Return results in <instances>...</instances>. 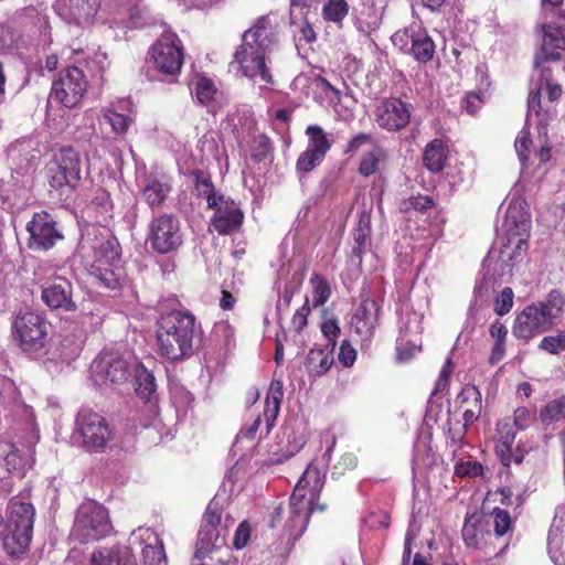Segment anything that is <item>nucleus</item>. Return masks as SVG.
Wrapping results in <instances>:
<instances>
[{
    "instance_id": "f257e3e1",
    "label": "nucleus",
    "mask_w": 565,
    "mask_h": 565,
    "mask_svg": "<svg viewBox=\"0 0 565 565\" xmlns=\"http://www.w3.org/2000/svg\"><path fill=\"white\" fill-rule=\"evenodd\" d=\"M280 22L276 13L262 15L242 35L234 60L243 76L260 89L275 85L273 54L279 46Z\"/></svg>"
},
{
    "instance_id": "f03ea898",
    "label": "nucleus",
    "mask_w": 565,
    "mask_h": 565,
    "mask_svg": "<svg viewBox=\"0 0 565 565\" xmlns=\"http://www.w3.org/2000/svg\"><path fill=\"white\" fill-rule=\"evenodd\" d=\"M330 446L321 458V466L317 460L310 462L297 482L294 492L289 500L288 510L285 511L281 507H276L270 514L269 524L276 527L284 522V530L289 535L290 540H298L307 529L309 516L316 509L323 510V505H317L316 500L324 484V466L330 460L332 450Z\"/></svg>"
},
{
    "instance_id": "7ed1b4c3",
    "label": "nucleus",
    "mask_w": 565,
    "mask_h": 565,
    "mask_svg": "<svg viewBox=\"0 0 565 565\" xmlns=\"http://www.w3.org/2000/svg\"><path fill=\"white\" fill-rule=\"evenodd\" d=\"M158 312L156 339L160 356L171 362L192 356L203 338L195 317L186 310H168L163 303L159 306Z\"/></svg>"
},
{
    "instance_id": "20e7f679",
    "label": "nucleus",
    "mask_w": 565,
    "mask_h": 565,
    "mask_svg": "<svg viewBox=\"0 0 565 565\" xmlns=\"http://www.w3.org/2000/svg\"><path fill=\"white\" fill-rule=\"evenodd\" d=\"M77 253L82 257L88 274L99 287L108 290L120 288L125 278L121 260V248L116 237L111 235L92 238L83 236Z\"/></svg>"
},
{
    "instance_id": "39448f33",
    "label": "nucleus",
    "mask_w": 565,
    "mask_h": 565,
    "mask_svg": "<svg viewBox=\"0 0 565 565\" xmlns=\"http://www.w3.org/2000/svg\"><path fill=\"white\" fill-rule=\"evenodd\" d=\"M41 158L39 142L33 138L14 141L8 149L11 174L0 180V199L12 205L28 199L33 186L34 171Z\"/></svg>"
},
{
    "instance_id": "423d86ee",
    "label": "nucleus",
    "mask_w": 565,
    "mask_h": 565,
    "mask_svg": "<svg viewBox=\"0 0 565 565\" xmlns=\"http://www.w3.org/2000/svg\"><path fill=\"white\" fill-rule=\"evenodd\" d=\"M564 302L561 292L552 290L546 300L525 307L515 319L514 337L527 341L551 329L562 317Z\"/></svg>"
},
{
    "instance_id": "0eeeda50",
    "label": "nucleus",
    "mask_w": 565,
    "mask_h": 565,
    "mask_svg": "<svg viewBox=\"0 0 565 565\" xmlns=\"http://www.w3.org/2000/svg\"><path fill=\"white\" fill-rule=\"evenodd\" d=\"M561 94L562 88L557 83H552L548 78H543L540 86L536 87V90L531 92L529 96L526 124H530L534 118L536 119L539 140L541 143L537 157L541 162H547L552 158V146L547 136V124L553 117L550 109L543 107L542 99L546 98L547 102L552 103L558 99Z\"/></svg>"
},
{
    "instance_id": "6e6552de",
    "label": "nucleus",
    "mask_w": 565,
    "mask_h": 565,
    "mask_svg": "<svg viewBox=\"0 0 565 565\" xmlns=\"http://www.w3.org/2000/svg\"><path fill=\"white\" fill-rule=\"evenodd\" d=\"M35 510L22 499H13L9 504V516L6 525L8 534L4 544L13 555L24 553L31 543Z\"/></svg>"
},
{
    "instance_id": "1a4fd4ad",
    "label": "nucleus",
    "mask_w": 565,
    "mask_h": 565,
    "mask_svg": "<svg viewBox=\"0 0 565 565\" xmlns=\"http://www.w3.org/2000/svg\"><path fill=\"white\" fill-rule=\"evenodd\" d=\"M51 188L61 195H68L78 185L82 178V156L72 147L60 148L47 167Z\"/></svg>"
},
{
    "instance_id": "9d476101",
    "label": "nucleus",
    "mask_w": 565,
    "mask_h": 565,
    "mask_svg": "<svg viewBox=\"0 0 565 565\" xmlns=\"http://www.w3.org/2000/svg\"><path fill=\"white\" fill-rule=\"evenodd\" d=\"M113 531L107 509L96 501L83 502L77 509L72 536L81 542L106 537Z\"/></svg>"
},
{
    "instance_id": "9b49d317",
    "label": "nucleus",
    "mask_w": 565,
    "mask_h": 565,
    "mask_svg": "<svg viewBox=\"0 0 565 565\" xmlns=\"http://www.w3.org/2000/svg\"><path fill=\"white\" fill-rule=\"evenodd\" d=\"M150 57L154 68L174 82L181 73L184 61L183 45L179 36L166 31L150 49Z\"/></svg>"
},
{
    "instance_id": "f8f14e48",
    "label": "nucleus",
    "mask_w": 565,
    "mask_h": 565,
    "mask_svg": "<svg viewBox=\"0 0 565 565\" xmlns=\"http://www.w3.org/2000/svg\"><path fill=\"white\" fill-rule=\"evenodd\" d=\"M113 437L108 422L99 414L81 411L76 417L73 440L87 451L104 449Z\"/></svg>"
},
{
    "instance_id": "ddd939ff",
    "label": "nucleus",
    "mask_w": 565,
    "mask_h": 565,
    "mask_svg": "<svg viewBox=\"0 0 565 565\" xmlns=\"http://www.w3.org/2000/svg\"><path fill=\"white\" fill-rule=\"evenodd\" d=\"M148 242L159 254L177 250L183 242L179 220L173 214H162L153 217L149 224Z\"/></svg>"
},
{
    "instance_id": "4468645a",
    "label": "nucleus",
    "mask_w": 565,
    "mask_h": 565,
    "mask_svg": "<svg viewBox=\"0 0 565 565\" xmlns=\"http://www.w3.org/2000/svg\"><path fill=\"white\" fill-rule=\"evenodd\" d=\"M395 47L405 54L412 55L416 61L426 63L435 54V43L427 31L419 24L413 23L409 26L398 30L392 35Z\"/></svg>"
},
{
    "instance_id": "2eb2a0df",
    "label": "nucleus",
    "mask_w": 565,
    "mask_h": 565,
    "mask_svg": "<svg viewBox=\"0 0 565 565\" xmlns=\"http://www.w3.org/2000/svg\"><path fill=\"white\" fill-rule=\"evenodd\" d=\"M90 372L96 384L117 385L128 380L130 365L119 352L105 350L93 361Z\"/></svg>"
},
{
    "instance_id": "dca6fc26",
    "label": "nucleus",
    "mask_w": 565,
    "mask_h": 565,
    "mask_svg": "<svg viewBox=\"0 0 565 565\" xmlns=\"http://www.w3.org/2000/svg\"><path fill=\"white\" fill-rule=\"evenodd\" d=\"M87 90V81L84 72L76 66L67 67L60 77L53 82L51 99L64 107L73 108L79 104Z\"/></svg>"
},
{
    "instance_id": "f3484780",
    "label": "nucleus",
    "mask_w": 565,
    "mask_h": 565,
    "mask_svg": "<svg viewBox=\"0 0 565 565\" xmlns=\"http://www.w3.org/2000/svg\"><path fill=\"white\" fill-rule=\"evenodd\" d=\"M503 230L505 232V241L527 246L531 215L526 201L521 196L510 199L505 211Z\"/></svg>"
},
{
    "instance_id": "a211bd4d",
    "label": "nucleus",
    "mask_w": 565,
    "mask_h": 565,
    "mask_svg": "<svg viewBox=\"0 0 565 565\" xmlns=\"http://www.w3.org/2000/svg\"><path fill=\"white\" fill-rule=\"evenodd\" d=\"M13 329L23 351L36 352L44 347L47 324L40 315L25 312L19 316L13 323Z\"/></svg>"
},
{
    "instance_id": "6ab92c4d",
    "label": "nucleus",
    "mask_w": 565,
    "mask_h": 565,
    "mask_svg": "<svg viewBox=\"0 0 565 565\" xmlns=\"http://www.w3.org/2000/svg\"><path fill=\"white\" fill-rule=\"evenodd\" d=\"M33 447L24 444L0 445V479L9 475L23 477L33 465Z\"/></svg>"
},
{
    "instance_id": "aec40b11",
    "label": "nucleus",
    "mask_w": 565,
    "mask_h": 565,
    "mask_svg": "<svg viewBox=\"0 0 565 565\" xmlns=\"http://www.w3.org/2000/svg\"><path fill=\"white\" fill-rule=\"evenodd\" d=\"M100 0H56L54 10L67 24L88 28L94 23Z\"/></svg>"
},
{
    "instance_id": "412c9836",
    "label": "nucleus",
    "mask_w": 565,
    "mask_h": 565,
    "mask_svg": "<svg viewBox=\"0 0 565 565\" xmlns=\"http://www.w3.org/2000/svg\"><path fill=\"white\" fill-rule=\"evenodd\" d=\"M565 50V35L563 30L554 24L543 26L542 46L535 55V67L540 68V78L537 87L543 78H548L552 83L550 70L543 64L548 61H557L561 57V51Z\"/></svg>"
},
{
    "instance_id": "4be33fe9",
    "label": "nucleus",
    "mask_w": 565,
    "mask_h": 565,
    "mask_svg": "<svg viewBox=\"0 0 565 565\" xmlns=\"http://www.w3.org/2000/svg\"><path fill=\"white\" fill-rule=\"evenodd\" d=\"M526 250L527 246L505 241L499 252L494 249L489 252L484 264L489 270H493L495 278L504 280L512 275L514 266L523 259Z\"/></svg>"
},
{
    "instance_id": "5701e85b",
    "label": "nucleus",
    "mask_w": 565,
    "mask_h": 565,
    "mask_svg": "<svg viewBox=\"0 0 565 565\" xmlns=\"http://www.w3.org/2000/svg\"><path fill=\"white\" fill-rule=\"evenodd\" d=\"M129 548L132 552L140 550L145 565H166L163 544L149 527H138L131 533Z\"/></svg>"
},
{
    "instance_id": "b1692460",
    "label": "nucleus",
    "mask_w": 565,
    "mask_h": 565,
    "mask_svg": "<svg viewBox=\"0 0 565 565\" xmlns=\"http://www.w3.org/2000/svg\"><path fill=\"white\" fill-rule=\"evenodd\" d=\"M26 230L30 233L29 246L35 250H47L62 238L61 233L55 228L53 217L44 211L33 215Z\"/></svg>"
},
{
    "instance_id": "393cba45",
    "label": "nucleus",
    "mask_w": 565,
    "mask_h": 565,
    "mask_svg": "<svg viewBox=\"0 0 565 565\" xmlns=\"http://www.w3.org/2000/svg\"><path fill=\"white\" fill-rule=\"evenodd\" d=\"M221 520L222 507L216 499H213L207 505L203 523L199 531V540L195 551L196 557H203V555L210 553L212 548L217 545L220 540L217 526L220 525Z\"/></svg>"
},
{
    "instance_id": "a878e982",
    "label": "nucleus",
    "mask_w": 565,
    "mask_h": 565,
    "mask_svg": "<svg viewBox=\"0 0 565 565\" xmlns=\"http://www.w3.org/2000/svg\"><path fill=\"white\" fill-rule=\"evenodd\" d=\"M377 125L387 131H398L411 120V106L398 98L382 102L375 111Z\"/></svg>"
},
{
    "instance_id": "bb28decb",
    "label": "nucleus",
    "mask_w": 565,
    "mask_h": 565,
    "mask_svg": "<svg viewBox=\"0 0 565 565\" xmlns=\"http://www.w3.org/2000/svg\"><path fill=\"white\" fill-rule=\"evenodd\" d=\"M379 306L372 298H364L354 309L350 328L362 341H369L379 322Z\"/></svg>"
},
{
    "instance_id": "cd10ccee",
    "label": "nucleus",
    "mask_w": 565,
    "mask_h": 565,
    "mask_svg": "<svg viewBox=\"0 0 565 565\" xmlns=\"http://www.w3.org/2000/svg\"><path fill=\"white\" fill-rule=\"evenodd\" d=\"M42 299L51 309L63 311L76 310L72 284L68 279L61 276L46 281L42 288Z\"/></svg>"
},
{
    "instance_id": "c85d7f7f",
    "label": "nucleus",
    "mask_w": 565,
    "mask_h": 565,
    "mask_svg": "<svg viewBox=\"0 0 565 565\" xmlns=\"http://www.w3.org/2000/svg\"><path fill=\"white\" fill-rule=\"evenodd\" d=\"M214 210V215L211 218V226L220 235H228L243 223V212L237 204L230 198H223L222 202H217V205L210 207Z\"/></svg>"
},
{
    "instance_id": "c756f323",
    "label": "nucleus",
    "mask_w": 565,
    "mask_h": 565,
    "mask_svg": "<svg viewBox=\"0 0 565 565\" xmlns=\"http://www.w3.org/2000/svg\"><path fill=\"white\" fill-rule=\"evenodd\" d=\"M172 190L170 179L158 172H149L141 184V196L150 207H160Z\"/></svg>"
},
{
    "instance_id": "7c9ffc66",
    "label": "nucleus",
    "mask_w": 565,
    "mask_h": 565,
    "mask_svg": "<svg viewBox=\"0 0 565 565\" xmlns=\"http://www.w3.org/2000/svg\"><path fill=\"white\" fill-rule=\"evenodd\" d=\"M135 105L130 99L121 100L118 108L105 107L100 110V118L110 125L116 136H125L134 124Z\"/></svg>"
},
{
    "instance_id": "2f4dec72",
    "label": "nucleus",
    "mask_w": 565,
    "mask_h": 565,
    "mask_svg": "<svg viewBox=\"0 0 565 565\" xmlns=\"http://www.w3.org/2000/svg\"><path fill=\"white\" fill-rule=\"evenodd\" d=\"M514 428L511 418H503L497 424L495 452L507 467L511 463V450L516 436Z\"/></svg>"
},
{
    "instance_id": "473e14b6",
    "label": "nucleus",
    "mask_w": 565,
    "mask_h": 565,
    "mask_svg": "<svg viewBox=\"0 0 565 565\" xmlns=\"http://www.w3.org/2000/svg\"><path fill=\"white\" fill-rule=\"evenodd\" d=\"M481 392L475 385L465 386L458 394L456 402L460 404L461 407L467 405L462 414L465 425H470L479 418L481 413Z\"/></svg>"
},
{
    "instance_id": "72a5a7b5",
    "label": "nucleus",
    "mask_w": 565,
    "mask_h": 565,
    "mask_svg": "<svg viewBox=\"0 0 565 565\" xmlns=\"http://www.w3.org/2000/svg\"><path fill=\"white\" fill-rule=\"evenodd\" d=\"M284 438L286 439V445L282 447L281 454L273 452V456L270 457V462L274 465L281 463L288 458L295 456L307 443L305 430L300 427L297 429L294 427H286L284 430Z\"/></svg>"
},
{
    "instance_id": "f704fd0d",
    "label": "nucleus",
    "mask_w": 565,
    "mask_h": 565,
    "mask_svg": "<svg viewBox=\"0 0 565 565\" xmlns=\"http://www.w3.org/2000/svg\"><path fill=\"white\" fill-rule=\"evenodd\" d=\"M284 397L282 383L280 381H273L269 385L265 408L264 420L266 423V431L268 433L274 426V423L279 414L280 404Z\"/></svg>"
},
{
    "instance_id": "c9c22d12",
    "label": "nucleus",
    "mask_w": 565,
    "mask_h": 565,
    "mask_svg": "<svg viewBox=\"0 0 565 565\" xmlns=\"http://www.w3.org/2000/svg\"><path fill=\"white\" fill-rule=\"evenodd\" d=\"M447 160V146L439 139H434L425 147L424 166L433 173L440 172Z\"/></svg>"
},
{
    "instance_id": "e433bc0d",
    "label": "nucleus",
    "mask_w": 565,
    "mask_h": 565,
    "mask_svg": "<svg viewBox=\"0 0 565 565\" xmlns=\"http://www.w3.org/2000/svg\"><path fill=\"white\" fill-rule=\"evenodd\" d=\"M422 331V327L419 324V318L416 313H412L406 322H403L399 332L401 337L397 340V352L399 360H407L412 356L413 352L416 350V345L414 344L412 349L406 351L404 345L407 343L406 335L412 333H419Z\"/></svg>"
},
{
    "instance_id": "4c0bfd02",
    "label": "nucleus",
    "mask_w": 565,
    "mask_h": 565,
    "mask_svg": "<svg viewBox=\"0 0 565 565\" xmlns=\"http://www.w3.org/2000/svg\"><path fill=\"white\" fill-rule=\"evenodd\" d=\"M484 536L486 532L478 516L472 515L466 520L462 526V537L468 547L480 548Z\"/></svg>"
},
{
    "instance_id": "58836bf2",
    "label": "nucleus",
    "mask_w": 565,
    "mask_h": 565,
    "mask_svg": "<svg viewBox=\"0 0 565 565\" xmlns=\"http://www.w3.org/2000/svg\"><path fill=\"white\" fill-rule=\"evenodd\" d=\"M306 136L308 137L307 148L326 157L327 152L331 149L333 141L329 138L322 127L319 125L308 126L306 129Z\"/></svg>"
},
{
    "instance_id": "ea45409f",
    "label": "nucleus",
    "mask_w": 565,
    "mask_h": 565,
    "mask_svg": "<svg viewBox=\"0 0 565 565\" xmlns=\"http://www.w3.org/2000/svg\"><path fill=\"white\" fill-rule=\"evenodd\" d=\"M191 93L200 104H207L214 98L216 88L214 83L204 75L196 74L190 83Z\"/></svg>"
},
{
    "instance_id": "a19ab883",
    "label": "nucleus",
    "mask_w": 565,
    "mask_h": 565,
    "mask_svg": "<svg viewBox=\"0 0 565 565\" xmlns=\"http://www.w3.org/2000/svg\"><path fill=\"white\" fill-rule=\"evenodd\" d=\"M195 191L199 198H202L206 201L207 207H213L217 205V202H222V199L225 198L224 194L217 192L210 179L206 178L203 173L195 174Z\"/></svg>"
},
{
    "instance_id": "79ce46f5",
    "label": "nucleus",
    "mask_w": 565,
    "mask_h": 565,
    "mask_svg": "<svg viewBox=\"0 0 565 565\" xmlns=\"http://www.w3.org/2000/svg\"><path fill=\"white\" fill-rule=\"evenodd\" d=\"M330 349H313L310 350L307 356L308 367L316 374L326 373L333 363V356Z\"/></svg>"
},
{
    "instance_id": "37998d69",
    "label": "nucleus",
    "mask_w": 565,
    "mask_h": 565,
    "mask_svg": "<svg viewBox=\"0 0 565 565\" xmlns=\"http://www.w3.org/2000/svg\"><path fill=\"white\" fill-rule=\"evenodd\" d=\"M89 565H136L122 561L120 551L115 547H103L92 553Z\"/></svg>"
},
{
    "instance_id": "c03bdc74",
    "label": "nucleus",
    "mask_w": 565,
    "mask_h": 565,
    "mask_svg": "<svg viewBox=\"0 0 565 565\" xmlns=\"http://www.w3.org/2000/svg\"><path fill=\"white\" fill-rule=\"evenodd\" d=\"M561 418L565 420V395L550 401L540 412V420L544 425H551Z\"/></svg>"
},
{
    "instance_id": "a18cd8bd",
    "label": "nucleus",
    "mask_w": 565,
    "mask_h": 565,
    "mask_svg": "<svg viewBox=\"0 0 565 565\" xmlns=\"http://www.w3.org/2000/svg\"><path fill=\"white\" fill-rule=\"evenodd\" d=\"M156 391V379L146 367L139 366L136 370V392L137 394L149 399Z\"/></svg>"
},
{
    "instance_id": "49530a36",
    "label": "nucleus",
    "mask_w": 565,
    "mask_h": 565,
    "mask_svg": "<svg viewBox=\"0 0 565 565\" xmlns=\"http://www.w3.org/2000/svg\"><path fill=\"white\" fill-rule=\"evenodd\" d=\"M349 13L345 0H328L322 7V17L326 21L340 24Z\"/></svg>"
},
{
    "instance_id": "de8ad7c7",
    "label": "nucleus",
    "mask_w": 565,
    "mask_h": 565,
    "mask_svg": "<svg viewBox=\"0 0 565 565\" xmlns=\"http://www.w3.org/2000/svg\"><path fill=\"white\" fill-rule=\"evenodd\" d=\"M90 207L94 209L104 221L110 217L114 205L109 193L103 188L95 189L93 191Z\"/></svg>"
},
{
    "instance_id": "09e8293b",
    "label": "nucleus",
    "mask_w": 565,
    "mask_h": 565,
    "mask_svg": "<svg viewBox=\"0 0 565 565\" xmlns=\"http://www.w3.org/2000/svg\"><path fill=\"white\" fill-rule=\"evenodd\" d=\"M312 285V306L315 308L323 306L331 296V287L329 282L318 274H313L310 278Z\"/></svg>"
},
{
    "instance_id": "8fccbe9b",
    "label": "nucleus",
    "mask_w": 565,
    "mask_h": 565,
    "mask_svg": "<svg viewBox=\"0 0 565 565\" xmlns=\"http://www.w3.org/2000/svg\"><path fill=\"white\" fill-rule=\"evenodd\" d=\"M384 152L381 148H374L373 150L365 152L360 161L359 173L363 177H370L374 174L377 169Z\"/></svg>"
},
{
    "instance_id": "3c124183",
    "label": "nucleus",
    "mask_w": 565,
    "mask_h": 565,
    "mask_svg": "<svg viewBox=\"0 0 565 565\" xmlns=\"http://www.w3.org/2000/svg\"><path fill=\"white\" fill-rule=\"evenodd\" d=\"M491 518L493 520V529L497 536H503L512 530V519L507 510L494 508Z\"/></svg>"
},
{
    "instance_id": "603ef678",
    "label": "nucleus",
    "mask_w": 565,
    "mask_h": 565,
    "mask_svg": "<svg viewBox=\"0 0 565 565\" xmlns=\"http://www.w3.org/2000/svg\"><path fill=\"white\" fill-rule=\"evenodd\" d=\"M321 332L327 340V349L334 350L340 334L339 321L334 317H324L321 323Z\"/></svg>"
},
{
    "instance_id": "864d4df0",
    "label": "nucleus",
    "mask_w": 565,
    "mask_h": 565,
    "mask_svg": "<svg viewBox=\"0 0 565 565\" xmlns=\"http://www.w3.org/2000/svg\"><path fill=\"white\" fill-rule=\"evenodd\" d=\"M531 146L532 140L530 137V131L524 127L516 136L514 142L515 152L519 157L522 167H524L525 162L529 159Z\"/></svg>"
},
{
    "instance_id": "5fc2aeb1",
    "label": "nucleus",
    "mask_w": 565,
    "mask_h": 565,
    "mask_svg": "<svg viewBox=\"0 0 565 565\" xmlns=\"http://www.w3.org/2000/svg\"><path fill=\"white\" fill-rule=\"evenodd\" d=\"M324 159V156L307 148L297 160V168L299 171L309 172L319 166Z\"/></svg>"
},
{
    "instance_id": "6e6d98bb",
    "label": "nucleus",
    "mask_w": 565,
    "mask_h": 565,
    "mask_svg": "<svg viewBox=\"0 0 565 565\" xmlns=\"http://www.w3.org/2000/svg\"><path fill=\"white\" fill-rule=\"evenodd\" d=\"M311 85L324 94L329 103H337L341 99V93L329 81L317 75L312 78Z\"/></svg>"
},
{
    "instance_id": "4d7b16f0",
    "label": "nucleus",
    "mask_w": 565,
    "mask_h": 565,
    "mask_svg": "<svg viewBox=\"0 0 565 565\" xmlns=\"http://www.w3.org/2000/svg\"><path fill=\"white\" fill-rule=\"evenodd\" d=\"M540 349L557 354L565 350V331H561L555 335L544 337L540 343Z\"/></svg>"
},
{
    "instance_id": "13d9d810",
    "label": "nucleus",
    "mask_w": 565,
    "mask_h": 565,
    "mask_svg": "<svg viewBox=\"0 0 565 565\" xmlns=\"http://www.w3.org/2000/svg\"><path fill=\"white\" fill-rule=\"evenodd\" d=\"M371 232H363L353 230V241L354 245L352 247V259H356L358 263H361L362 255L365 253L369 242H370Z\"/></svg>"
},
{
    "instance_id": "bf43d9fd",
    "label": "nucleus",
    "mask_w": 565,
    "mask_h": 565,
    "mask_svg": "<svg viewBox=\"0 0 565 565\" xmlns=\"http://www.w3.org/2000/svg\"><path fill=\"white\" fill-rule=\"evenodd\" d=\"M513 291L510 287L503 288L494 300V311L499 316L507 315L513 306Z\"/></svg>"
},
{
    "instance_id": "052dcab7",
    "label": "nucleus",
    "mask_w": 565,
    "mask_h": 565,
    "mask_svg": "<svg viewBox=\"0 0 565 565\" xmlns=\"http://www.w3.org/2000/svg\"><path fill=\"white\" fill-rule=\"evenodd\" d=\"M418 532H419V526L416 524L415 519H413L409 523V526L407 529L406 536H405L402 565H408V562L411 559V554H412V543L417 537Z\"/></svg>"
},
{
    "instance_id": "680f3d73",
    "label": "nucleus",
    "mask_w": 565,
    "mask_h": 565,
    "mask_svg": "<svg viewBox=\"0 0 565 565\" xmlns=\"http://www.w3.org/2000/svg\"><path fill=\"white\" fill-rule=\"evenodd\" d=\"M482 473V466L477 461H462L456 465L455 475L475 478Z\"/></svg>"
},
{
    "instance_id": "e2e57ef3",
    "label": "nucleus",
    "mask_w": 565,
    "mask_h": 565,
    "mask_svg": "<svg viewBox=\"0 0 565 565\" xmlns=\"http://www.w3.org/2000/svg\"><path fill=\"white\" fill-rule=\"evenodd\" d=\"M142 0H127L125 9L129 12L130 28H139L142 24Z\"/></svg>"
},
{
    "instance_id": "0e129e2a",
    "label": "nucleus",
    "mask_w": 565,
    "mask_h": 565,
    "mask_svg": "<svg viewBox=\"0 0 565 565\" xmlns=\"http://www.w3.org/2000/svg\"><path fill=\"white\" fill-rule=\"evenodd\" d=\"M533 420L531 412L526 407H518L511 419L512 425L519 430H525Z\"/></svg>"
},
{
    "instance_id": "69168bd1",
    "label": "nucleus",
    "mask_w": 565,
    "mask_h": 565,
    "mask_svg": "<svg viewBox=\"0 0 565 565\" xmlns=\"http://www.w3.org/2000/svg\"><path fill=\"white\" fill-rule=\"evenodd\" d=\"M364 523L366 526H369L371 529H377V527L385 529L390 524V518L383 511L371 512L370 514H367L364 518Z\"/></svg>"
},
{
    "instance_id": "338daca9",
    "label": "nucleus",
    "mask_w": 565,
    "mask_h": 565,
    "mask_svg": "<svg viewBox=\"0 0 565 565\" xmlns=\"http://www.w3.org/2000/svg\"><path fill=\"white\" fill-rule=\"evenodd\" d=\"M339 361L345 366H352L356 359V351L349 343V341H342L339 352Z\"/></svg>"
},
{
    "instance_id": "774afa93",
    "label": "nucleus",
    "mask_w": 565,
    "mask_h": 565,
    "mask_svg": "<svg viewBox=\"0 0 565 565\" xmlns=\"http://www.w3.org/2000/svg\"><path fill=\"white\" fill-rule=\"evenodd\" d=\"M250 526L246 521H243L236 529L234 535V546L238 550L245 547L249 541Z\"/></svg>"
}]
</instances>
